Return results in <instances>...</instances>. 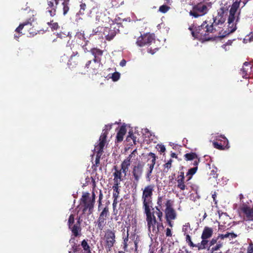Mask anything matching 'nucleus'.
Masks as SVG:
<instances>
[{
  "label": "nucleus",
  "mask_w": 253,
  "mask_h": 253,
  "mask_svg": "<svg viewBox=\"0 0 253 253\" xmlns=\"http://www.w3.org/2000/svg\"><path fill=\"white\" fill-rule=\"evenodd\" d=\"M188 29L191 32V34L196 39L202 41H209L212 39V37L210 35L211 33L215 32V29L213 28V25H211V23H208L205 21L201 26L193 29V26H190Z\"/></svg>",
  "instance_id": "1"
},
{
  "label": "nucleus",
  "mask_w": 253,
  "mask_h": 253,
  "mask_svg": "<svg viewBox=\"0 0 253 253\" xmlns=\"http://www.w3.org/2000/svg\"><path fill=\"white\" fill-rule=\"evenodd\" d=\"M70 0H51L47 1L46 12L50 16L53 17L56 14L57 6L61 3L63 6V14L66 15L69 10Z\"/></svg>",
  "instance_id": "2"
},
{
  "label": "nucleus",
  "mask_w": 253,
  "mask_h": 253,
  "mask_svg": "<svg viewBox=\"0 0 253 253\" xmlns=\"http://www.w3.org/2000/svg\"><path fill=\"white\" fill-rule=\"evenodd\" d=\"M152 206H147L144 207V213L146 214V220L147 223L148 228L149 230H152L153 232L156 230V225L157 224V228H159L160 223H159L156 220V217L154 215L155 211H151V208Z\"/></svg>",
  "instance_id": "3"
},
{
  "label": "nucleus",
  "mask_w": 253,
  "mask_h": 253,
  "mask_svg": "<svg viewBox=\"0 0 253 253\" xmlns=\"http://www.w3.org/2000/svg\"><path fill=\"white\" fill-rule=\"evenodd\" d=\"M104 247L107 252H110L116 243V231L114 229H108L105 231L103 238Z\"/></svg>",
  "instance_id": "4"
},
{
  "label": "nucleus",
  "mask_w": 253,
  "mask_h": 253,
  "mask_svg": "<svg viewBox=\"0 0 253 253\" xmlns=\"http://www.w3.org/2000/svg\"><path fill=\"white\" fill-rule=\"evenodd\" d=\"M89 193H84L80 199V205L83 207V212L85 213L87 211V214L90 215L93 211L94 203L90 200Z\"/></svg>",
  "instance_id": "5"
},
{
  "label": "nucleus",
  "mask_w": 253,
  "mask_h": 253,
  "mask_svg": "<svg viewBox=\"0 0 253 253\" xmlns=\"http://www.w3.org/2000/svg\"><path fill=\"white\" fill-rule=\"evenodd\" d=\"M155 186L153 184L148 185L143 189L142 200L143 201V207L152 206V196L154 190Z\"/></svg>",
  "instance_id": "6"
},
{
  "label": "nucleus",
  "mask_w": 253,
  "mask_h": 253,
  "mask_svg": "<svg viewBox=\"0 0 253 253\" xmlns=\"http://www.w3.org/2000/svg\"><path fill=\"white\" fill-rule=\"evenodd\" d=\"M122 25L120 23H116L110 25V27H104V36L106 40H112L117 34L120 33V28Z\"/></svg>",
  "instance_id": "7"
},
{
  "label": "nucleus",
  "mask_w": 253,
  "mask_h": 253,
  "mask_svg": "<svg viewBox=\"0 0 253 253\" xmlns=\"http://www.w3.org/2000/svg\"><path fill=\"white\" fill-rule=\"evenodd\" d=\"M209 10L207 4L200 2L193 6L192 9L189 12V14L195 18H198L207 14Z\"/></svg>",
  "instance_id": "8"
},
{
  "label": "nucleus",
  "mask_w": 253,
  "mask_h": 253,
  "mask_svg": "<svg viewBox=\"0 0 253 253\" xmlns=\"http://www.w3.org/2000/svg\"><path fill=\"white\" fill-rule=\"evenodd\" d=\"M226 10L225 8L224 7H221L217 10V15L213 17L212 22H209L211 23V25H213V28L215 29V32L217 31L216 28V26L222 25L225 22L226 17L225 12Z\"/></svg>",
  "instance_id": "9"
},
{
  "label": "nucleus",
  "mask_w": 253,
  "mask_h": 253,
  "mask_svg": "<svg viewBox=\"0 0 253 253\" xmlns=\"http://www.w3.org/2000/svg\"><path fill=\"white\" fill-rule=\"evenodd\" d=\"M109 215V211L108 206H105L99 213L96 221L97 228L101 231L103 230L106 225L107 219Z\"/></svg>",
  "instance_id": "10"
},
{
  "label": "nucleus",
  "mask_w": 253,
  "mask_h": 253,
  "mask_svg": "<svg viewBox=\"0 0 253 253\" xmlns=\"http://www.w3.org/2000/svg\"><path fill=\"white\" fill-rule=\"evenodd\" d=\"M213 234V229L209 227H205L203 231L201 243L198 244L197 248L198 250L205 249V246L208 244V239L210 238Z\"/></svg>",
  "instance_id": "11"
},
{
  "label": "nucleus",
  "mask_w": 253,
  "mask_h": 253,
  "mask_svg": "<svg viewBox=\"0 0 253 253\" xmlns=\"http://www.w3.org/2000/svg\"><path fill=\"white\" fill-rule=\"evenodd\" d=\"M155 40L154 34L146 33L139 37L136 43L139 46H143L146 44H150Z\"/></svg>",
  "instance_id": "12"
},
{
  "label": "nucleus",
  "mask_w": 253,
  "mask_h": 253,
  "mask_svg": "<svg viewBox=\"0 0 253 253\" xmlns=\"http://www.w3.org/2000/svg\"><path fill=\"white\" fill-rule=\"evenodd\" d=\"M166 208L165 210L166 219H175L176 218V213L172 208V202L167 200L165 203Z\"/></svg>",
  "instance_id": "13"
},
{
  "label": "nucleus",
  "mask_w": 253,
  "mask_h": 253,
  "mask_svg": "<svg viewBox=\"0 0 253 253\" xmlns=\"http://www.w3.org/2000/svg\"><path fill=\"white\" fill-rule=\"evenodd\" d=\"M142 172L143 166L141 164H138L137 166H135L133 168L132 173L134 178L133 185L134 186L135 188L137 186L139 180L142 176Z\"/></svg>",
  "instance_id": "14"
},
{
  "label": "nucleus",
  "mask_w": 253,
  "mask_h": 253,
  "mask_svg": "<svg viewBox=\"0 0 253 253\" xmlns=\"http://www.w3.org/2000/svg\"><path fill=\"white\" fill-rule=\"evenodd\" d=\"M81 61V58L79 53L77 52H73L68 62L69 68L73 69L79 66Z\"/></svg>",
  "instance_id": "15"
},
{
  "label": "nucleus",
  "mask_w": 253,
  "mask_h": 253,
  "mask_svg": "<svg viewBox=\"0 0 253 253\" xmlns=\"http://www.w3.org/2000/svg\"><path fill=\"white\" fill-rule=\"evenodd\" d=\"M101 63L94 60L88 61L85 65V68L87 69V71L92 75H96L99 71Z\"/></svg>",
  "instance_id": "16"
},
{
  "label": "nucleus",
  "mask_w": 253,
  "mask_h": 253,
  "mask_svg": "<svg viewBox=\"0 0 253 253\" xmlns=\"http://www.w3.org/2000/svg\"><path fill=\"white\" fill-rule=\"evenodd\" d=\"M175 180L177 182V187L180 190L184 191L187 189V186L185 181L184 172L182 170H180L177 172V175L175 178Z\"/></svg>",
  "instance_id": "17"
},
{
  "label": "nucleus",
  "mask_w": 253,
  "mask_h": 253,
  "mask_svg": "<svg viewBox=\"0 0 253 253\" xmlns=\"http://www.w3.org/2000/svg\"><path fill=\"white\" fill-rule=\"evenodd\" d=\"M165 199V196H158L157 199V204L158 206H156L155 208H152V211H154V209L156 210L155 213L158 216V220L159 222L162 221V217H163V212L161 211L162 209L163 201Z\"/></svg>",
  "instance_id": "18"
},
{
  "label": "nucleus",
  "mask_w": 253,
  "mask_h": 253,
  "mask_svg": "<svg viewBox=\"0 0 253 253\" xmlns=\"http://www.w3.org/2000/svg\"><path fill=\"white\" fill-rule=\"evenodd\" d=\"M220 137L223 139V140H219L217 139L216 140L218 141L220 140V142L218 141H214L213 142V147L218 150H223L226 149H228L229 146L228 145V139L224 136L221 135Z\"/></svg>",
  "instance_id": "19"
},
{
  "label": "nucleus",
  "mask_w": 253,
  "mask_h": 253,
  "mask_svg": "<svg viewBox=\"0 0 253 253\" xmlns=\"http://www.w3.org/2000/svg\"><path fill=\"white\" fill-rule=\"evenodd\" d=\"M88 239H84L81 242V249L79 253H94L93 251L92 245L89 244Z\"/></svg>",
  "instance_id": "20"
},
{
  "label": "nucleus",
  "mask_w": 253,
  "mask_h": 253,
  "mask_svg": "<svg viewBox=\"0 0 253 253\" xmlns=\"http://www.w3.org/2000/svg\"><path fill=\"white\" fill-rule=\"evenodd\" d=\"M184 159L186 161H194L193 163L192 164L193 166H198L200 162V158L198 157L197 154L194 152L185 154L184 155Z\"/></svg>",
  "instance_id": "21"
},
{
  "label": "nucleus",
  "mask_w": 253,
  "mask_h": 253,
  "mask_svg": "<svg viewBox=\"0 0 253 253\" xmlns=\"http://www.w3.org/2000/svg\"><path fill=\"white\" fill-rule=\"evenodd\" d=\"M241 210L245 215L246 220H253V208H251L248 205L244 204Z\"/></svg>",
  "instance_id": "22"
},
{
  "label": "nucleus",
  "mask_w": 253,
  "mask_h": 253,
  "mask_svg": "<svg viewBox=\"0 0 253 253\" xmlns=\"http://www.w3.org/2000/svg\"><path fill=\"white\" fill-rule=\"evenodd\" d=\"M89 52L93 56V60L101 63V58L103 54L104 51L97 47L92 48Z\"/></svg>",
  "instance_id": "23"
},
{
  "label": "nucleus",
  "mask_w": 253,
  "mask_h": 253,
  "mask_svg": "<svg viewBox=\"0 0 253 253\" xmlns=\"http://www.w3.org/2000/svg\"><path fill=\"white\" fill-rule=\"evenodd\" d=\"M32 23L31 22L27 21L20 24L16 29L15 32L17 33H23V35L26 34L29 31V29L32 27Z\"/></svg>",
  "instance_id": "24"
},
{
  "label": "nucleus",
  "mask_w": 253,
  "mask_h": 253,
  "mask_svg": "<svg viewBox=\"0 0 253 253\" xmlns=\"http://www.w3.org/2000/svg\"><path fill=\"white\" fill-rule=\"evenodd\" d=\"M113 169L115 170V172L113 173L114 184H120L121 181L124 179L122 175L123 172L121 169H118L116 166L114 167Z\"/></svg>",
  "instance_id": "25"
},
{
  "label": "nucleus",
  "mask_w": 253,
  "mask_h": 253,
  "mask_svg": "<svg viewBox=\"0 0 253 253\" xmlns=\"http://www.w3.org/2000/svg\"><path fill=\"white\" fill-rule=\"evenodd\" d=\"M109 18L103 12L98 11L96 13V22L101 26H104V24L107 22V20Z\"/></svg>",
  "instance_id": "26"
},
{
  "label": "nucleus",
  "mask_w": 253,
  "mask_h": 253,
  "mask_svg": "<svg viewBox=\"0 0 253 253\" xmlns=\"http://www.w3.org/2000/svg\"><path fill=\"white\" fill-rule=\"evenodd\" d=\"M75 237H71L69 240V243L71 245V251L69 253H79L81 249V244H78Z\"/></svg>",
  "instance_id": "27"
},
{
  "label": "nucleus",
  "mask_w": 253,
  "mask_h": 253,
  "mask_svg": "<svg viewBox=\"0 0 253 253\" xmlns=\"http://www.w3.org/2000/svg\"><path fill=\"white\" fill-rule=\"evenodd\" d=\"M120 184H114L113 185V187H112V189H113V208L114 209L116 206V205L118 203V198H119V194H120V189H119V187H120Z\"/></svg>",
  "instance_id": "28"
},
{
  "label": "nucleus",
  "mask_w": 253,
  "mask_h": 253,
  "mask_svg": "<svg viewBox=\"0 0 253 253\" xmlns=\"http://www.w3.org/2000/svg\"><path fill=\"white\" fill-rule=\"evenodd\" d=\"M252 67L251 64L248 62H245L243 64V67L241 70L240 74L243 78H248L249 74L251 72Z\"/></svg>",
  "instance_id": "29"
},
{
  "label": "nucleus",
  "mask_w": 253,
  "mask_h": 253,
  "mask_svg": "<svg viewBox=\"0 0 253 253\" xmlns=\"http://www.w3.org/2000/svg\"><path fill=\"white\" fill-rule=\"evenodd\" d=\"M126 132V129L125 126H122L118 132L117 133L116 136V142L119 143L123 140L124 136Z\"/></svg>",
  "instance_id": "30"
},
{
  "label": "nucleus",
  "mask_w": 253,
  "mask_h": 253,
  "mask_svg": "<svg viewBox=\"0 0 253 253\" xmlns=\"http://www.w3.org/2000/svg\"><path fill=\"white\" fill-rule=\"evenodd\" d=\"M131 160L129 158H126L122 163L121 165V169L122 170L123 173H124L125 176L126 175V173L128 170V168L130 166Z\"/></svg>",
  "instance_id": "31"
},
{
  "label": "nucleus",
  "mask_w": 253,
  "mask_h": 253,
  "mask_svg": "<svg viewBox=\"0 0 253 253\" xmlns=\"http://www.w3.org/2000/svg\"><path fill=\"white\" fill-rule=\"evenodd\" d=\"M240 12L238 13V15H239ZM239 20V15L237 16L236 19L235 20H232L231 22H230L229 21V19H228V28L227 29L229 30L230 32L233 33L235 32L237 29L236 27V24Z\"/></svg>",
  "instance_id": "32"
},
{
  "label": "nucleus",
  "mask_w": 253,
  "mask_h": 253,
  "mask_svg": "<svg viewBox=\"0 0 253 253\" xmlns=\"http://www.w3.org/2000/svg\"><path fill=\"white\" fill-rule=\"evenodd\" d=\"M72 231L74 237H79L81 236V227L79 225L75 224L74 225L71 226V228H69Z\"/></svg>",
  "instance_id": "33"
},
{
  "label": "nucleus",
  "mask_w": 253,
  "mask_h": 253,
  "mask_svg": "<svg viewBox=\"0 0 253 253\" xmlns=\"http://www.w3.org/2000/svg\"><path fill=\"white\" fill-rule=\"evenodd\" d=\"M87 2L86 1V0L84 1H82L80 4V9L78 12V14L80 15H84L86 13H87L88 8L86 6V4Z\"/></svg>",
  "instance_id": "34"
},
{
  "label": "nucleus",
  "mask_w": 253,
  "mask_h": 253,
  "mask_svg": "<svg viewBox=\"0 0 253 253\" xmlns=\"http://www.w3.org/2000/svg\"><path fill=\"white\" fill-rule=\"evenodd\" d=\"M194 167L188 169L186 173L187 180L186 181H189L192 177L193 175L196 173L198 170V166H193Z\"/></svg>",
  "instance_id": "35"
},
{
  "label": "nucleus",
  "mask_w": 253,
  "mask_h": 253,
  "mask_svg": "<svg viewBox=\"0 0 253 253\" xmlns=\"http://www.w3.org/2000/svg\"><path fill=\"white\" fill-rule=\"evenodd\" d=\"M104 27L103 26H99L93 30V34L95 35H98L100 37H102L104 36Z\"/></svg>",
  "instance_id": "36"
},
{
  "label": "nucleus",
  "mask_w": 253,
  "mask_h": 253,
  "mask_svg": "<svg viewBox=\"0 0 253 253\" xmlns=\"http://www.w3.org/2000/svg\"><path fill=\"white\" fill-rule=\"evenodd\" d=\"M182 232L184 233V235L189 234L190 231H192V228L189 222L186 223L183 225L182 228Z\"/></svg>",
  "instance_id": "37"
},
{
  "label": "nucleus",
  "mask_w": 253,
  "mask_h": 253,
  "mask_svg": "<svg viewBox=\"0 0 253 253\" xmlns=\"http://www.w3.org/2000/svg\"><path fill=\"white\" fill-rule=\"evenodd\" d=\"M105 143L106 142L99 141L98 145L95 146V149L97 153L102 154Z\"/></svg>",
  "instance_id": "38"
},
{
  "label": "nucleus",
  "mask_w": 253,
  "mask_h": 253,
  "mask_svg": "<svg viewBox=\"0 0 253 253\" xmlns=\"http://www.w3.org/2000/svg\"><path fill=\"white\" fill-rule=\"evenodd\" d=\"M185 236V241L186 243L190 247H197L198 244H194L191 240V237L189 234L184 235Z\"/></svg>",
  "instance_id": "39"
},
{
  "label": "nucleus",
  "mask_w": 253,
  "mask_h": 253,
  "mask_svg": "<svg viewBox=\"0 0 253 253\" xmlns=\"http://www.w3.org/2000/svg\"><path fill=\"white\" fill-rule=\"evenodd\" d=\"M237 12V11L233 9L232 8H230L229 10V15L228 17L229 21L230 22H231L232 20H235V19L237 18V16H235V14Z\"/></svg>",
  "instance_id": "40"
},
{
  "label": "nucleus",
  "mask_w": 253,
  "mask_h": 253,
  "mask_svg": "<svg viewBox=\"0 0 253 253\" xmlns=\"http://www.w3.org/2000/svg\"><path fill=\"white\" fill-rule=\"evenodd\" d=\"M222 247V244L221 243H217L215 245H213L210 248H208V250L211 252L214 253V251H218Z\"/></svg>",
  "instance_id": "41"
},
{
  "label": "nucleus",
  "mask_w": 253,
  "mask_h": 253,
  "mask_svg": "<svg viewBox=\"0 0 253 253\" xmlns=\"http://www.w3.org/2000/svg\"><path fill=\"white\" fill-rule=\"evenodd\" d=\"M172 161V160L170 159L164 165V170L165 172H168V170L171 168Z\"/></svg>",
  "instance_id": "42"
},
{
  "label": "nucleus",
  "mask_w": 253,
  "mask_h": 253,
  "mask_svg": "<svg viewBox=\"0 0 253 253\" xmlns=\"http://www.w3.org/2000/svg\"><path fill=\"white\" fill-rule=\"evenodd\" d=\"M217 239H218L217 238H213L210 241L208 240V244H207V245L205 246V249L210 248L211 247H212V246H213L215 244H216Z\"/></svg>",
  "instance_id": "43"
},
{
  "label": "nucleus",
  "mask_w": 253,
  "mask_h": 253,
  "mask_svg": "<svg viewBox=\"0 0 253 253\" xmlns=\"http://www.w3.org/2000/svg\"><path fill=\"white\" fill-rule=\"evenodd\" d=\"M136 137L134 135V134H133V133L132 132L129 131L128 132V135L126 138V141L128 142V141H129V140L130 139H132L133 140V143L134 144H136Z\"/></svg>",
  "instance_id": "44"
},
{
  "label": "nucleus",
  "mask_w": 253,
  "mask_h": 253,
  "mask_svg": "<svg viewBox=\"0 0 253 253\" xmlns=\"http://www.w3.org/2000/svg\"><path fill=\"white\" fill-rule=\"evenodd\" d=\"M148 156L151 157L152 159L151 160V164H148V166H152L153 167H154V166L156 164V157L155 154L152 152H150L148 154Z\"/></svg>",
  "instance_id": "45"
},
{
  "label": "nucleus",
  "mask_w": 253,
  "mask_h": 253,
  "mask_svg": "<svg viewBox=\"0 0 253 253\" xmlns=\"http://www.w3.org/2000/svg\"><path fill=\"white\" fill-rule=\"evenodd\" d=\"M47 24L51 27V29L53 30H56L59 28V25L58 23L53 22V20L50 21L49 22H48Z\"/></svg>",
  "instance_id": "46"
},
{
  "label": "nucleus",
  "mask_w": 253,
  "mask_h": 253,
  "mask_svg": "<svg viewBox=\"0 0 253 253\" xmlns=\"http://www.w3.org/2000/svg\"><path fill=\"white\" fill-rule=\"evenodd\" d=\"M128 236H129L128 229H127L126 236L124 238V240H123V246H124V249L125 250H126L127 249L128 245L127 244V242L128 241Z\"/></svg>",
  "instance_id": "47"
},
{
  "label": "nucleus",
  "mask_w": 253,
  "mask_h": 253,
  "mask_svg": "<svg viewBox=\"0 0 253 253\" xmlns=\"http://www.w3.org/2000/svg\"><path fill=\"white\" fill-rule=\"evenodd\" d=\"M75 222V215L73 214H71L69 217L68 221V225L69 228H71V226L73 225V224Z\"/></svg>",
  "instance_id": "48"
},
{
  "label": "nucleus",
  "mask_w": 253,
  "mask_h": 253,
  "mask_svg": "<svg viewBox=\"0 0 253 253\" xmlns=\"http://www.w3.org/2000/svg\"><path fill=\"white\" fill-rule=\"evenodd\" d=\"M170 9V7L167 5H165V4H164V5H162L161 6H160V7H159V10L163 13H166L169 9Z\"/></svg>",
  "instance_id": "49"
},
{
  "label": "nucleus",
  "mask_w": 253,
  "mask_h": 253,
  "mask_svg": "<svg viewBox=\"0 0 253 253\" xmlns=\"http://www.w3.org/2000/svg\"><path fill=\"white\" fill-rule=\"evenodd\" d=\"M231 33H232L230 32V31L229 30L227 29L226 30L224 31V32H223L222 33V32H219L218 34V37L221 38H223L228 36Z\"/></svg>",
  "instance_id": "50"
},
{
  "label": "nucleus",
  "mask_w": 253,
  "mask_h": 253,
  "mask_svg": "<svg viewBox=\"0 0 253 253\" xmlns=\"http://www.w3.org/2000/svg\"><path fill=\"white\" fill-rule=\"evenodd\" d=\"M240 1H241V0H240L239 1L236 0V1H234L233 3L231 8L234 10L237 11L239 7Z\"/></svg>",
  "instance_id": "51"
},
{
  "label": "nucleus",
  "mask_w": 253,
  "mask_h": 253,
  "mask_svg": "<svg viewBox=\"0 0 253 253\" xmlns=\"http://www.w3.org/2000/svg\"><path fill=\"white\" fill-rule=\"evenodd\" d=\"M120 78V74L119 72H115L112 74V79L114 82L117 81Z\"/></svg>",
  "instance_id": "52"
},
{
  "label": "nucleus",
  "mask_w": 253,
  "mask_h": 253,
  "mask_svg": "<svg viewBox=\"0 0 253 253\" xmlns=\"http://www.w3.org/2000/svg\"><path fill=\"white\" fill-rule=\"evenodd\" d=\"M102 153H97V154H96V159H95V165L94 166H97L98 164H99L100 163V157L102 155Z\"/></svg>",
  "instance_id": "53"
},
{
  "label": "nucleus",
  "mask_w": 253,
  "mask_h": 253,
  "mask_svg": "<svg viewBox=\"0 0 253 253\" xmlns=\"http://www.w3.org/2000/svg\"><path fill=\"white\" fill-rule=\"evenodd\" d=\"M153 169H154V167H153L152 166H149V169L146 174L147 178H149L151 176V174H152Z\"/></svg>",
  "instance_id": "54"
},
{
  "label": "nucleus",
  "mask_w": 253,
  "mask_h": 253,
  "mask_svg": "<svg viewBox=\"0 0 253 253\" xmlns=\"http://www.w3.org/2000/svg\"><path fill=\"white\" fill-rule=\"evenodd\" d=\"M229 237V232H227L225 234H219V235L217 237V239H224V238H228Z\"/></svg>",
  "instance_id": "55"
},
{
  "label": "nucleus",
  "mask_w": 253,
  "mask_h": 253,
  "mask_svg": "<svg viewBox=\"0 0 253 253\" xmlns=\"http://www.w3.org/2000/svg\"><path fill=\"white\" fill-rule=\"evenodd\" d=\"M210 175L211 176H212L213 178H217V169H212L211 171Z\"/></svg>",
  "instance_id": "56"
},
{
  "label": "nucleus",
  "mask_w": 253,
  "mask_h": 253,
  "mask_svg": "<svg viewBox=\"0 0 253 253\" xmlns=\"http://www.w3.org/2000/svg\"><path fill=\"white\" fill-rule=\"evenodd\" d=\"M157 146L159 147V148L158 149H159V151L161 153H164V152H165L166 148H165L164 145H158Z\"/></svg>",
  "instance_id": "57"
},
{
  "label": "nucleus",
  "mask_w": 253,
  "mask_h": 253,
  "mask_svg": "<svg viewBox=\"0 0 253 253\" xmlns=\"http://www.w3.org/2000/svg\"><path fill=\"white\" fill-rule=\"evenodd\" d=\"M247 253H253V244H250Z\"/></svg>",
  "instance_id": "58"
},
{
  "label": "nucleus",
  "mask_w": 253,
  "mask_h": 253,
  "mask_svg": "<svg viewBox=\"0 0 253 253\" xmlns=\"http://www.w3.org/2000/svg\"><path fill=\"white\" fill-rule=\"evenodd\" d=\"M166 235L167 237H171L172 233L170 229L167 228L166 229Z\"/></svg>",
  "instance_id": "59"
},
{
  "label": "nucleus",
  "mask_w": 253,
  "mask_h": 253,
  "mask_svg": "<svg viewBox=\"0 0 253 253\" xmlns=\"http://www.w3.org/2000/svg\"><path fill=\"white\" fill-rule=\"evenodd\" d=\"M158 50V48H155L154 49H152V48H149L148 49V52L150 53L153 54H154L157 50Z\"/></svg>",
  "instance_id": "60"
},
{
  "label": "nucleus",
  "mask_w": 253,
  "mask_h": 253,
  "mask_svg": "<svg viewBox=\"0 0 253 253\" xmlns=\"http://www.w3.org/2000/svg\"><path fill=\"white\" fill-rule=\"evenodd\" d=\"M212 198H213V202H214L215 204H217V200H216V192H214L212 194Z\"/></svg>",
  "instance_id": "61"
},
{
  "label": "nucleus",
  "mask_w": 253,
  "mask_h": 253,
  "mask_svg": "<svg viewBox=\"0 0 253 253\" xmlns=\"http://www.w3.org/2000/svg\"><path fill=\"white\" fill-rule=\"evenodd\" d=\"M135 152H136V149H135L134 150H133V152L127 158H129L130 160H131V159L132 157H135Z\"/></svg>",
  "instance_id": "62"
},
{
  "label": "nucleus",
  "mask_w": 253,
  "mask_h": 253,
  "mask_svg": "<svg viewBox=\"0 0 253 253\" xmlns=\"http://www.w3.org/2000/svg\"><path fill=\"white\" fill-rule=\"evenodd\" d=\"M90 200H91L93 203H95V194L94 192H92V196L91 198L90 197Z\"/></svg>",
  "instance_id": "63"
},
{
  "label": "nucleus",
  "mask_w": 253,
  "mask_h": 253,
  "mask_svg": "<svg viewBox=\"0 0 253 253\" xmlns=\"http://www.w3.org/2000/svg\"><path fill=\"white\" fill-rule=\"evenodd\" d=\"M249 40L251 42L253 41V32H251L248 36Z\"/></svg>",
  "instance_id": "64"
}]
</instances>
